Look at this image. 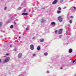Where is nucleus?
<instances>
[{
	"label": "nucleus",
	"instance_id": "1",
	"mask_svg": "<svg viewBox=\"0 0 76 76\" xmlns=\"http://www.w3.org/2000/svg\"><path fill=\"white\" fill-rule=\"evenodd\" d=\"M9 60H10V57H7L6 58V59L4 60V63H6L8 62Z\"/></svg>",
	"mask_w": 76,
	"mask_h": 76
},
{
	"label": "nucleus",
	"instance_id": "2",
	"mask_svg": "<svg viewBox=\"0 0 76 76\" xmlns=\"http://www.w3.org/2000/svg\"><path fill=\"white\" fill-rule=\"evenodd\" d=\"M30 48L31 50H34V45H31L30 46Z\"/></svg>",
	"mask_w": 76,
	"mask_h": 76
},
{
	"label": "nucleus",
	"instance_id": "3",
	"mask_svg": "<svg viewBox=\"0 0 76 76\" xmlns=\"http://www.w3.org/2000/svg\"><path fill=\"white\" fill-rule=\"evenodd\" d=\"M58 20L59 21V22H62L63 21V18H61V17L59 16L58 18Z\"/></svg>",
	"mask_w": 76,
	"mask_h": 76
},
{
	"label": "nucleus",
	"instance_id": "4",
	"mask_svg": "<svg viewBox=\"0 0 76 76\" xmlns=\"http://www.w3.org/2000/svg\"><path fill=\"white\" fill-rule=\"evenodd\" d=\"M62 32H63V29H60L59 31L58 34H62Z\"/></svg>",
	"mask_w": 76,
	"mask_h": 76
},
{
	"label": "nucleus",
	"instance_id": "5",
	"mask_svg": "<svg viewBox=\"0 0 76 76\" xmlns=\"http://www.w3.org/2000/svg\"><path fill=\"white\" fill-rule=\"evenodd\" d=\"M57 2V0H55L52 3L53 4H56V3Z\"/></svg>",
	"mask_w": 76,
	"mask_h": 76
},
{
	"label": "nucleus",
	"instance_id": "6",
	"mask_svg": "<svg viewBox=\"0 0 76 76\" xmlns=\"http://www.w3.org/2000/svg\"><path fill=\"white\" fill-rule=\"evenodd\" d=\"M22 53H20L18 55V58H20L21 57H22Z\"/></svg>",
	"mask_w": 76,
	"mask_h": 76
},
{
	"label": "nucleus",
	"instance_id": "7",
	"mask_svg": "<svg viewBox=\"0 0 76 76\" xmlns=\"http://www.w3.org/2000/svg\"><path fill=\"white\" fill-rule=\"evenodd\" d=\"M45 20L43 19H42L41 21V23H45Z\"/></svg>",
	"mask_w": 76,
	"mask_h": 76
},
{
	"label": "nucleus",
	"instance_id": "8",
	"mask_svg": "<svg viewBox=\"0 0 76 76\" xmlns=\"http://www.w3.org/2000/svg\"><path fill=\"white\" fill-rule=\"evenodd\" d=\"M72 51H73V50H72V49H70L69 50V53H72Z\"/></svg>",
	"mask_w": 76,
	"mask_h": 76
},
{
	"label": "nucleus",
	"instance_id": "9",
	"mask_svg": "<svg viewBox=\"0 0 76 76\" xmlns=\"http://www.w3.org/2000/svg\"><path fill=\"white\" fill-rule=\"evenodd\" d=\"M40 49H41V48H40V46H38L37 48V50H38V51H39V50H40Z\"/></svg>",
	"mask_w": 76,
	"mask_h": 76
},
{
	"label": "nucleus",
	"instance_id": "10",
	"mask_svg": "<svg viewBox=\"0 0 76 76\" xmlns=\"http://www.w3.org/2000/svg\"><path fill=\"white\" fill-rule=\"evenodd\" d=\"M28 13H22V15H28Z\"/></svg>",
	"mask_w": 76,
	"mask_h": 76
},
{
	"label": "nucleus",
	"instance_id": "11",
	"mask_svg": "<svg viewBox=\"0 0 76 76\" xmlns=\"http://www.w3.org/2000/svg\"><path fill=\"white\" fill-rule=\"evenodd\" d=\"M71 10H74V9H76V8L75 7H72L71 8Z\"/></svg>",
	"mask_w": 76,
	"mask_h": 76
},
{
	"label": "nucleus",
	"instance_id": "12",
	"mask_svg": "<svg viewBox=\"0 0 76 76\" xmlns=\"http://www.w3.org/2000/svg\"><path fill=\"white\" fill-rule=\"evenodd\" d=\"M44 39H40V42H44Z\"/></svg>",
	"mask_w": 76,
	"mask_h": 76
},
{
	"label": "nucleus",
	"instance_id": "13",
	"mask_svg": "<svg viewBox=\"0 0 76 76\" xmlns=\"http://www.w3.org/2000/svg\"><path fill=\"white\" fill-rule=\"evenodd\" d=\"M51 24L52 25H56V23H55V22H53L51 23Z\"/></svg>",
	"mask_w": 76,
	"mask_h": 76
},
{
	"label": "nucleus",
	"instance_id": "14",
	"mask_svg": "<svg viewBox=\"0 0 76 76\" xmlns=\"http://www.w3.org/2000/svg\"><path fill=\"white\" fill-rule=\"evenodd\" d=\"M22 9V7H20L17 9V10H21Z\"/></svg>",
	"mask_w": 76,
	"mask_h": 76
},
{
	"label": "nucleus",
	"instance_id": "15",
	"mask_svg": "<svg viewBox=\"0 0 76 76\" xmlns=\"http://www.w3.org/2000/svg\"><path fill=\"white\" fill-rule=\"evenodd\" d=\"M44 54L45 56H47L48 55V53H44Z\"/></svg>",
	"mask_w": 76,
	"mask_h": 76
},
{
	"label": "nucleus",
	"instance_id": "16",
	"mask_svg": "<svg viewBox=\"0 0 76 76\" xmlns=\"http://www.w3.org/2000/svg\"><path fill=\"white\" fill-rule=\"evenodd\" d=\"M68 34H69V31H66V35H68Z\"/></svg>",
	"mask_w": 76,
	"mask_h": 76
},
{
	"label": "nucleus",
	"instance_id": "17",
	"mask_svg": "<svg viewBox=\"0 0 76 76\" xmlns=\"http://www.w3.org/2000/svg\"><path fill=\"white\" fill-rule=\"evenodd\" d=\"M13 28V25H12L10 27V28Z\"/></svg>",
	"mask_w": 76,
	"mask_h": 76
},
{
	"label": "nucleus",
	"instance_id": "18",
	"mask_svg": "<svg viewBox=\"0 0 76 76\" xmlns=\"http://www.w3.org/2000/svg\"><path fill=\"white\" fill-rule=\"evenodd\" d=\"M2 22H0V26L2 25Z\"/></svg>",
	"mask_w": 76,
	"mask_h": 76
},
{
	"label": "nucleus",
	"instance_id": "19",
	"mask_svg": "<svg viewBox=\"0 0 76 76\" xmlns=\"http://www.w3.org/2000/svg\"><path fill=\"white\" fill-rule=\"evenodd\" d=\"M64 0H60V3H62L63 2Z\"/></svg>",
	"mask_w": 76,
	"mask_h": 76
},
{
	"label": "nucleus",
	"instance_id": "20",
	"mask_svg": "<svg viewBox=\"0 0 76 76\" xmlns=\"http://www.w3.org/2000/svg\"><path fill=\"white\" fill-rule=\"evenodd\" d=\"M57 13H61V11H60L58 10L57 11Z\"/></svg>",
	"mask_w": 76,
	"mask_h": 76
},
{
	"label": "nucleus",
	"instance_id": "21",
	"mask_svg": "<svg viewBox=\"0 0 76 76\" xmlns=\"http://www.w3.org/2000/svg\"><path fill=\"white\" fill-rule=\"evenodd\" d=\"M58 10H61V8L60 7H59L58 8Z\"/></svg>",
	"mask_w": 76,
	"mask_h": 76
},
{
	"label": "nucleus",
	"instance_id": "22",
	"mask_svg": "<svg viewBox=\"0 0 76 76\" xmlns=\"http://www.w3.org/2000/svg\"><path fill=\"white\" fill-rule=\"evenodd\" d=\"M35 38H36V37L34 36L32 38V39H35Z\"/></svg>",
	"mask_w": 76,
	"mask_h": 76
},
{
	"label": "nucleus",
	"instance_id": "23",
	"mask_svg": "<svg viewBox=\"0 0 76 76\" xmlns=\"http://www.w3.org/2000/svg\"><path fill=\"white\" fill-rule=\"evenodd\" d=\"M69 23H72V20H70Z\"/></svg>",
	"mask_w": 76,
	"mask_h": 76
},
{
	"label": "nucleus",
	"instance_id": "24",
	"mask_svg": "<svg viewBox=\"0 0 76 76\" xmlns=\"http://www.w3.org/2000/svg\"><path fill=\"white\" fill-rule=\"evenodd\" d=\"M62 37V35H59V38H61V37Z\"/></svg>",
	"mask_w": 76,
	"mask_h": 76
},
{
	"label": "nucleus",
	"instance_id": "25",
	"mask_svg": "<svg viewBox=\"0 0 76 76\" xmlns=\"http://www.w3.org/2000/svg\"><path fill=\"white\" fill-rule=\"evenodd\" d=\"M33 57H34L35 56H36V54L35 53L33 54Z\"/></svg>",
	"mask_w": 76,
	"mask_h": 76
},
{
	"label": "nucleus",
	"instance_id": "26",
	"mask_svg": "<svg viewBox=\"0 0 76 76\" xmlns=\"http://www.w3.org/2000/svg\"><path fill=\"white\" fill-rule=\"evenodd\" d=\"M16 48H15V49H14V51H16Z\"/></svg>",
	"mask_w": 76,
	"mask_h": 76
},
{
	"label": "nucleus",
	"instance_id": "27",
	"mask_svg": "<svg viewBox=\"0 0 76 76\" xmlns=\"http://www.w3.org/2000/svg\"><path fill=\"white\" fill-rule=\"evenodd\" d=\"M55 34H57V30H55Z\"/></svg>",
	"mask_w": 76,
	"mask_h": 76
},
{
	"label": "nucleus",
	"instance_id": "28",
	"mask_svg": "<svg viewBox=\"0 0 76 76\" xmlns=\"http://www.w3.org/2000/svg\"><path fill=\"white\" fill-rule=\"evenodd\" d=\"M26 12V10H23V12Z\"/></svg>",
	"mask_w": 76,
	"mask_h": 76
},
{
	"label": "nucleus",
	"instance_id": "29",
	"mask_svg": "<svg viewBox=\"0 0 76 76\" xmlns=\"http://www.w3.org/2000/svg\"><path fill=\"white\" fill-rule=\"evenodd\" d=\"M28 29L29 28L28 27H27L26 28V30L27 31H28Z\"/></svg>",
	"mask_w": 76,
	"mask_h": 76
},
{
	"label": "nucleus",
	"instance_id": "30",
	"mask_svg": "<svg viewBox=\"0 0 76 76\" xmlns=\"http://www.w3.org/2000/svg\"><path fill=\"white\" fill-rule=\"evenodd\" d=\"M76 59H75L73 61V63H75L76 61Z\"/></svg>",
	"mask_w": 76,
	"mask_h": 76
},
{
	"label": "nucleus",
	"instance_id": "31",
	"mask_svg": "<svg viewBox=\"0 0 76 76\" xmlns=\"http://www.w3.org/2000/svg\"><path fill=\"white\" fill-rule=\"evenodd\" d=\"M70 18H72H72H73V16H70Z\"/></svg>",
	"mask_w": 76,
	"mask_h": 76
},
{
	"label": "nucleus",
	"instance_id": "32",
	"mask_svg": "<svg viewBox=\"0 0 76 76\" xmlns=\"http://www.w3.org/2000/svg\"><path fill=\"white\" fill-rule=\"evenodd\" d=\"M69 26L66 27V29H67V28H69Z\"/></svg>",
	"mask_w": 76,
	"mask_h": 76
},
{
	"label": "nucleus",
	"instance_id": "33",
	"mask_svg": "<svg viewBox=\"0 0 76 76\" xmlns=\"http://www.w3.org/2000/svg\"><path fill=\"white\" fill-rule=\"evenodd\" d=\"M66 8H67V7H66L63 8V9H66Z\"/></svg>",
	"mask_w": 76,
	"mask_h": 76
},
{
	"label": "nucleus",
	"instance_id": "34",
	"mask_svg": "<svg viewBox=\"0 0 76 76\" xmlns=\"http://www.w3.org/2000/svg\"><path fill=\"white\" fill-rule=\"evenodd\" d=\"M47 73H49V71H47Z\"/></svg>",
	"mask_w": 76,
	"mask_h": 76
},
{
	"label": "nucleus",
	"instance_id": "35",
	"mask_svg": "<svg viewBox=\"0 0 76 76\" xmlns=\"http://www.w3.org/2000/svg\"><path fill=\"white\" fill-rule=\"evenodd\" d=\"M7 9V8L6 7H5L4 8V10H6Z\"/></svg>",
	"mask_w": 76,
	"mask_h": 76
},
{
	"label": "nucleus",
	"instance_id": "36",
	"mask_svg": "<svg viewBox=\"0 0 76 76\" xmlns=\"http://www.w3.org/2000/svg\"><path fill=\"white\" fill-rule=\"evenodd\" d=\"M1 59H0V63H1Z\"/></svg>",
	"mask_w": 76,
	"mask_h": 76
},
{
	"label": "nucleus",
	"instance_id": "37",
	"mask_svg": "<svg viewBox=\"0 0 76 76\" xmlns=\"http://www.w3.org/2000/svg\"><path fill=\"white\" fill-rule=\"evenodd\" d=\"M10 47H12V45H10Z\"/></svg>",
	"mask_w": 76,
	"mask_h": 76
},
{
	"label": "nucleus",
	"instance_id": "38",
	"mask_svg": "<svg viewBox=\"0 0 76 76\" xmlns=\"http://www.w3.org/2000/svg\"><path fill=\"white\" fill-rule=\"evenodd\" d=\"M9 55V54L8 53H7L6 54V56H8Z\"/></svg>",
	"mask_w": 76,
	"mask_h": 76
},
{
	"label": "nucleus",
	"instance_id": "39",
	"mask_svg": "<svg viewBox=\"0 0 76 76\" xmlns=\"http://www.w3.org/2000/svg\"><path fill=\"white\" fill-rule=\"evenodd\" d=\"M16 22H15V23H14V24L15 25V24H16Z\"/></svg>",
	"mask_w": 76,
	"mask_h": 76
},
{
	"label": "nucleus",
	"instance_id": "40",
	"mask_svg": "<svg viewBox=\"0 0 76 76\" xmlns=\"http://www.w3.org/2000/svg\"><path fill=\"white\" fill-rule=\"evenodd\" d=\"M61 69H63V68H62V67L61 68Z\"/></svg>",
	"mask_w": 76,
	"mask_h": 76
},
{
	"label": "nucleus",
	"instance_id": "41",
	"mask_svg": "<svg viewBox=\"0 0 76 76\" xmlns=\"http://www.w3.org/2000/svg\"><path fill=\"white\" fill-rule=\"evenodd\" d=\"M19 38H20V37H19Z\"/></svg>",
	"mask_w": 76,
	"mask_h": 76
},
{
	"label": "nucleus",
	"instance_id": "42",
	"mask_svg": "<svg viewBox=\"0 0 76 76\" xmlns=\"http://www.w3.org/2000/svg\"><path fill=\"white\" fill-rule=\"evenodd\" d=\"M4 57H6V56H4Z\"/></svg>",
	"mask_w": 76,
	"mask_h": 76
},
{
	"label": "nucleus",
	"instance_id": "43",
	"mask_svg": "<svg viewBox=\"0 0 76 76\" xmlns=\"http://www.w3.org/2000/svg\"><path fill=\"white\" fill-rule=\"evenodd\" d=\"M12 17L11 19H12Z\"/></svg>",
	"mask_w": 76,
	"mask_h": 76
},
{
	"label": "nucleus",
	"instance_id": "44",
	"mask_svg": "<svg viewBox=\"0 0 76 76\" xmlns=\"http://www.w3.org/2000/svg\"><path fill=\"white\" fill-rule=\"evenodd\" d=\"M2 0L3 1V0Z\"/></svg>",
	"mask_w": 76,
	"mask_h": 76
},
{
	"label": "nucleus",
	"instance_id": "45",
	"mask_svg": "<svg viewBox=\"0 0 76 76\" xmlns=\"http://www.w3.org/2000/svg\"><path fill=\"white\" fill-rule=\"evenodd\" d=\"M75 63H76V61H75Z\"/></svg>",
	"mask_w": 76,
	"mask_h": 76
}]
</instances>
